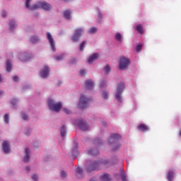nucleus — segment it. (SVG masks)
<instances>
[{
  "mask_svg": "<svg viewBox=\"0 0 181 181\" xmlns=\"http://www.w3.org/2000/svg\"><path fill=\"white\" fill-rule=\"evenodd\" d=\"M30 42H31V43H39V42H40V39L39 37L33 35L30 37Z\"/></svg>",
  "mask_w": 181,
  "mask_h": 181,
  "instance_id": "nucleus-18",
  "label": "nucleus"
},
{
  "mask_svg": "<svg viewBox=\"0 0 181 181\" xmlns=\"http://www.w3.org/2000/svg\"><path fill=\"white\" fill-rule=\"evenodd\" d=\"M4 95V90H1L0 91V97H1V95Z\"/></svg>",
  "mask_w": 181,
  "mask_h": 181,
  "instance_id": "nucleus-50",
  "label": "nucleus"
},
{
  "mask_svg": "<svg viewBox=\"0 0 181 181\" xmlns=\"http://www.w3.org/2000/svg\"><path fill=\"white\" fill-rule=\"evenodd\" d=\"M138 129H139V131H141L142 132H146V131H148V126H146V124H140L138 126Z\"/></svg>",
  "mask_w": 181,
  "mask_h": 181,
  "instance_id": "nucleus-17",
  "label": "nucleus"
},
{
  "mask_svg": "<svg viewBox=\"0 0 181 181\" xmlns=\"http://www.w3.org/2000/svg\"><path fill=\"white\" fill-rule=\"evenodd\" d=\"M168 180L172 181L173 180V171L170 170L168 174Z\"/></svg>",
  "mask_w": 181,
  "mask_h": 181,
  "instance_id": "nucleus-27",
  "label": "nucleus"
},
{
  "mask_svg": "<svg viewBox=\"0 0 181 181\" xmlns=\"http://www.w3.org/2000/svg\"><path fill=\"white\" fill-rule=\"evenodd\" d=\"M84 33V29L79 28H76L74 30V35L71 36V41L74 43L78 42L80 40V37H81V35Z\"/></svg>",
  "mask_w": 181,
  "mask_h": 181,
  "instance_id": "nucleus-4",
  "label": "nucleus"
},
{
  "mask_svg": "<svg viewBox=\"0 0 181 181\" xmlns=\"http://www.w3.org/2000/svg\"><path fill=\"white\" fill-rule=\"evenodd\" d=\"M89 33L92 34L97 33V28L92 27L89 30Z\"/></svg>",
  "mask_w": 181,
  "mask_h": 181,
  "instance_id": "nucleus-29",
  "label": "nucleus"
},
{
  "mask_svg": "<svg viewBox=\"0 0 181 181\" xmlns=\"http://www.w3.org/2000/svg\"><path fill=\"white\" fill-rule=\"evenodd\" d=\"M121 148V144H117L115 147H114L112 148V151H118V149Z\"/></svg>",
  "mask_w": 181,
  "mask_h": 181,
  "instance_id": "nucleus-36",
  "label": "nucleus"
},
{
  "mask_svg": "<svg viewBox=\"0 0 181 181\" xmlns=\"http://www.w3.org/2000/svg\"><path fill=\"white\" fill-rule=\"evenodd\" d=\"M32 179H33V180L37 181V179H39V177H37V175H33L32 176Z\"/></svg>",
  "mask_w": 181,
  "mask_h": 181,
  "instance_id": "nucleus-38",
  "label": "nucleus"
},
{
  "mask_svg": "<svg viewBox=\"0 0 181 181\" xmlns=\"http://www.w3.org/2000/svg\"><path fill=\"white\" fill-rule=\"evenodd\" d=\"M61 135L62 138H64L66 136V126L63 125L62 129H61Z\"/></svg>",
  "mask_w": 181,
  "mask_h": 181,
  "instance_id": "nucleus-25",
  "label": "nucleus"
},
{
  "mask_svg": "<svg viewBox=\"0 0 181 181\" xmlns=\"http://www.w3.org/2000/svg\"><path fill=\"white\" fill-rule=\"evenodd\" d=\"M124 88H125V86L122 83L119 84L117 86V89L115 93V97H116V100H117L119 103H122V99L121 95H122V93H124Z\"/></svg>",
  "mask_w": 181,
  "mask_h": 181,
  "instance_id": "nucleus-6",
  "label": "nucleus"
},
{
  "mask_svg": "<svg viewBox=\"0 0 181 181\" xmlns=\"http://www.w3.org/2000/svg\"><path fill=\"white\" fill-rule=\"evenodd\" d=\"M136 30L140 33V35L144 34V27H142V25H136Z\"/></svg>",
  "mask_w": 181,
  "mask_h": 181,
  "instance_id": "nucleus-23",
  "label": "nucleus"
},
{
  "mask_svg": "<svg viewBox=\"0 0 181 181\" xmlns=\"http://www.w3.org/2000/svg\"><path fill=\"white\" fill-rule=\"evenodd\" d=\"M30 153V149H29V148H26L25 156H24V158H23L24 162H29V159H30V157L29 156Z\"/></svg>",
  "mask_w": 181,
  "mask_h": 181,
  "instance_id": "nucleus-16",
  "label": "nucleus"
},
{
  "mask_svg": "<svg viewBox=\"0 0 181 181\" xmlns=\"http://www.w3.org/2000/svg\"><path fill=\"white\" fill-rule=\"evenodd\" d=\"M22 118L23 119H24L25 121H27L28 119H29V116H28V115L23 113L22 114Z\"/></svg>",
  "mask_w": 181,
  "mask_h": 181,
  "instance_id": "nucleus-31",
  "label": "nucleus"
},
{
  "mask_svg": "<svg viewBox=\"0 0 181 181\" xmlns=\"http://www.w3.org/2000/svg\"><path fill=\"white\" fill-rule=\"evenodd\" d=\"M13 81H18L19 80V77L15 76H13Z\"/></svg>",
  "mask_w": 181,
  "mask_h": 181,
  "instance_id": "nucleus-44",
  "label": "nucleus"
},
{
  "mask_svg": "<svg viewBox=\"0 0 181 181\" xmlns=\"http://www.w3.org/2000/svg\"><path fill=\"white\" fill-rule=\"evenodd\" d=\"M107 124V123L106 122H103V125H106Z\"/></svg>",
  "mask_w": 181,
  "mask_h": 181,
  "instance_id": "nucleus-53",
  "label": "nucleus"
},
{
  "mask_svg": "<svg viewBox=\"0 0 181 181\" xmlns=\"http://www.w3.org/2000/svg\"><path fill=\"white\" fill-rule=\"evenodd\" d=\"M104 84H105V83H104V82H102V83H100V87H104Z\"/></svg>",
  "mask_w": 181,
  "mask_h": 181,
  "instance_id": "nucleus-51",
  "label": "nucleus"
},
{
  "mask_svg": "<svg viewBox=\"0 0 181 181\" xmlns=\"http://www.w3.org/2000/svg\"><path fill=\"white\" fill-rule=\"evenodd\" d=\"M88 101H90V99L86 98L84 95L81 96L78 103V107L81 108V110L87 108Z\"/></svg>",
  "mask_w": 181,
  "mask_h": 181,
  "instance_id": "nucleus-7",
  "label": "nucleus"
},
{
  "mask_svg": "<svg viewBox=\"0 0 181 181\" xmlns=\"http://www.w3.org/2000/svg\"><path fill=\"white\" fill-rule=\"evenodd\" d=\"M100 153V151L97 149H90L88 151L89 155H93V156H97Z\"/></svg>",
  "mask_w": 181,
  "mask_h": 181,
  "instance_id": "nucleus-21",
  "label": "nucleus"
},
{
  "mask_svg": "<svg viewBox=\"0 0 181 181\" xmlns=\"http://www.w3.org/2000/svg\"><path fill=\"white\" fill-rule=\"evenodd\" d=\"M50 73V69L49 66H45L43 69L40 71V74L42 78H47Z\"/></svg>",
  "mask_w": 181,
  "mask_h": 181,
  "instance_id": "nucleus-10",
  "label": "nucleus"
},
{
  "mask_svg": "<svg viewBox=\"0 0 181 181\" xmlns=\"http://www.w3.org/2000/svg\"><path fill=\"white\" fill-rule=\"evenodd\" d=\"M104 71H105V73H107L108 74V73H110V71H111V68L110 67V66L106 65V66L104 69Z\"/></svg>",
  "mask_w": 181,
  "mask_h": 181,
  "instance_id": "nucleus-30",
  "label": "nucleus"
},
{
  "mask_svg": "<svg viewBox=\"0 0 181 181\" xmlns=\"http://www.w3.org/2000/svg\"><path fill=\"white\" fill-rule=\"evenodd\" d=\"M85 45H87V41H83V42L81 43L80 46H85Z\"/></svg>",
  "mask_w": 181,
  "mask_h": 181,
  "instance_id": "nucleus-46",
  "label": "nucleus"
},
{
  "mask_svg": "<svg viewBox=\"0 0 181 181\" xmlns=\"http://www.w3.org/2000/svg\"><path fill=\"white\" fill-rule=\"evenodd\" d=\"M76 176L79 177V179H81L83 177V168L78 167L76 168Z\"/></svg>",
  "mask_w": 181,
  "mask_h": 181,
  "instance_id": "nucleus-20",
  "label": "nucleus"
},
{
  "mask_svg": "<svg viewBox=\"0 0 181 181\" xmlns=\"http://www.w3.org/2000/svg\"><path fill=\"white\" fill-rule=\"evenodd\" d=\"M64 112H65L66 114H70V110H69L67 108H64Z\"/></svg>",
  "mask_w": 181,
  "mask_h": 181,
  "instance_id": "nucleus-42",
  "label": "nucleus"
},
{
  "mask_svg": "<svg viewBox=\"0 0 181 181\" xmlns=\"http://www.w3.org/2000/svg\"><path fill=\"white\" fill-rule=\"evenodd\" d=\"M80 74L81 76H84V74H86V71H84V69H81Z\"/></svg>",
  "mask_w": 181,
  "mask_h": 181,
  "instance_id": "nucleus-40",
  "label": "nucleus"
},
{
  "mask_svg": "<svg viewBox=\"0 0 181 181\" xmlns=\"http://www.w3.org/2000/svg\"><path fill=\"white\" fill-rule=\"evenodd\" d=\"M90 181H95V180L91 179V180H90Z\"/></svg>",
  "mask_w": 181,
  "mask_h": 181,
  "instance_id": "nucleus-52",
  "label": "nucleus"
},
{
  "mask_svg": "<svg viewBox=\"0 0 181 181\" xmlns=\"http://www.w3.org/2000/svg\"><path fill=\"white\" fill-rule=\"evenodd\" d=\"M52 52H56V47L52 46Z\"/></svg>",
  "mask_w": 181,
  "mask_h": 181,
  "instance_id": "nucleus-47",
  "label": "nucleus"
},
{
  "mask_svg": "<svg viewBox=\"0 0 181 181\" xmlns=\"http://www.w3.org/2000/svg\"><path fill=\"white\" fill-rule=\"evenodd\" d=\"M100 180L101 181H110V175L108 173H105L102 175H100Z\"/></svg>",
  "mask_w": 181,
  "mask_h": 181,
  "instance_id": "nucleus-19",
  "label": "nucleus"
},
{
  "mask_svg": "<svg viewBox=\"0 0 181 181\" xmlns=\"http://www.w3.org/2000/svg\"><path fill=\"white\" fill-rule=\"evenodd\" d=\"M4 122L6 124H9V115L6 114L4 115Z\"/></svg>",
  "mask_w": 181,
  "mask_h": 181,
  "instance_id": "nucleus-28",
  "label": "nucleus"
},
{
  "mask_svg": "<svg viewBox=\"0 0 181 181\" xmlns=\"http://www.w3.org/2000/svg\"><path fill=\"white\" fill-rule=\"evenodd\" d=\"M3 150L5 153H9V152H11V145L9 144V142L4 141Z\"/></svg>",
  "mask_w": 181,
  "mask_h": 181,
  "instance_id": "nucleus-12",
  "label": "nucleus"
},
{
  "mask_svg": "<svg viewBox=\"0 0 181 181\" xmlns=\"http://www.w3.org/2000/svg\"><path fill=\"white\" fill-rule=\"evenodd\" d=\"M136 50L137 53H139L142 50V46H137Z\"/></svg>",
  "mask_w": 181,
  "mask_h": 181,
  "instance_id": "nucleus-37",
  "label": "nucleus"
},
{
  "mask_svg": "<svg viewBox=\"0 0 181 181\" xmlns=\"http://www.w3.org/2000/svg\"><path fill=\"white\" fill-rule=\"evenodd\" d=\"M80 50H81V52H83L84 50V46H81Z\"/></svg>",
  "mask_w": 181,
  "mask_h": 181,
  "instance_id": "nucleus-48",
  "label": "nucleus"
},
{
  "mask_svg": "<svg viewBox=\"0 0 181 181\" xmlns=\"http://www.w3.org/2000/svg\"><path fill=\"white\" fill-rule=\"evenodd\" d=\"M108 163H110L108 160L91 161L89 165L86 166V172L87 173H91L93 170H100L103 166H107Z\"/></svg>",
  "mask_w": 181,
  "mask_h": 181,
  "instance_id": "nucleus-1",
  "label": "nucleus"
},
{
  "mask_svg": "<svg viewBox=\"0 0 181 181\" xmlns=\"http://www.w3.org/2000/svg\"><path fill=\"white\" fill-rule=\"evenodd\" d=\"M102 95L103 98H108V93L105 91L103 92Z\"/></svg>",
  "mask_w": 181,
  "mask_h": 181,
  "instance_id": "nucleus-35",
  "label": "nucleus"
},
{
  "mask_svg": "<svg viewBox=\"0 0 181 181\" xmlns=\"http://www.w3.org/2000/svg\"><path fill=\"white\" fill-rule=\"evenodd\" d=\"M139 46H142V45H139Z\"/></svg>",
  "mask_w": 181,
  "mask_h": 181,
  "instance_id": "nucleus-55",
  "label": "nucleus"
},
{
  "mask_svg": "<svg viewBox=\"0 0 181 181\" xmlns=\"http://www.w3.org/2000/svg\"><path fill=\"white\" fill-rule=\"evenodd\" d=\"M30 1L31 0H27L25 4L26 8L30 9V11H36V9H45V11H50V9H52V6L46 1L37 2L30 7Z\"/></svg>",
  "mask_w": 181,
  "mask_h": 181,
  "instance_id": "nucleus-2",
  "label": "nucleus"
},
{
  "mask_svg": "<svg viewBox=\"0 0 181 181\" xmlns=\"http://www.w3.org/2000/svg\"><path fill=\"white\" fill-rule=\"evenodd\" d=\"M27 172H30V167H26Z\"/></svg>",
  "mask_w": 181,
  "mask_h": 181,
  "instance_id": "nucleus-49",
  "label": "nucleus"
},
{
  "mask_svg": "<svg viewBox=\"0 0 181 181\" xmlns=\"http://www.w3.org/2000/svg\"><path fill=\"white\" fill-rule=\"evenodd\" d=\"M121 139V136L118 134H112L109 139V144H117V141Z\"/></svg>",
  "mask_w": 181,
  "mask_h": 181,
  "instance_id": "nucleus-9",
  "label": "nucleus"
},
{
  "mask_svg": "<svg viewBox=\"0 0 181 181\" xmlns=\"http://www.w3.org/2000/svg\"><path fill=\"white\" fill-rule=\"evenodd\" d=\"M129 64H131L129 59L122 57L119 62V69H120V70H125V69L129 67Z\"/></svg>",
  "mask_w": 181,
  "mask_h": 181,
  "instance_id": "nucleus-5",
  "label": "nucleus"
},
{
  "mask_svg": "<svg viewBox=\"0 0 181 181\" xmlns=\"http://www.w3.org/2000/svg\"><path fill=\"white\" fill-rule=\"evenodd\" d=\"M78 127L81 129V131H88V124L87 122H84L83 120H78L76 122Z\"/></svg>",
  "mask_w": 181,
  "mask_h": 181,
  "instance_id": "nucleus-8",
  "label": "nucleus"
},
{
  "mask_svg": "<svg viewBox=\"0 0 181 181\" xmlns=\"http://www.w3.org/2000/svg\"><path fill=\"white\" fill-rule=\"evenodd\" d=\"M115 37L118 42H121L122 40V35L119 33H116Z\"/></svg>",
  "mask_w": 181,
  "mask_h": 181,
  "instance_id": "nucleus-26",
  "label": "nucleus"
},
{
  "mask_svg": "<svg viewBox=\"0 0 181 181\" xmlns=\"http://www.w3.org/2000/svg\"><path fill=\"white\" fill-rule=\"evenodd\" d=\"M54 59H56L58 62H60V60H63V55L54 57Z\"/></svg>",
  "mask_w": 181,
  "mask_h": 181,
  "instance_id": "nucleus-34",
  "label": "nucleus"
},
{
  "mask_svg": "<svg viewBox=\"0 0 181 181\" xmlns=\"http://www.w3.org/2000/svg\"><path fill=\"white\" fill-rule=\"evenodd\" d=\"M47 39L48 40L50 46H54V39H53L50 33H47Z\"/></svg>",
  "mask_w": 181,
  "mask_h": 181,
  "instance_id": "nucleus-13",
  "label": "nucleus"
},
{
  "mask_svg": "<svg viewBox=\"0 0 181 181\" xmlns=\"http://www.w3.org/2000/svg\"><path fill=\"white\" fill-rule=\"evenodd\" d=\"M47 105L52 111H55V112H59L60 110H62L63 105H62V103H54V100L52 99H48L47 100Z\"/></svg>",
  "mask_w": 181,
  "mask_h": 181,
  "instance_id": "nucleus-3",
  "label": "nucleus"
},
{
  "mask_svg": "<svg viewBox=\"0 0 181 181\" xmlns=\"http://www.w3.org/2000/svg\"><path fill=\"white\" fill-rule=\"evenodd\" d=\"M16 103H18V100L16 99H13L11 101L12 105H16Z\"/></svg>",
  "mask_w": 181,
  "mask_h": 181,
  "instance_id": "nucleus-39",
  "label": "nucleus"
},
{
  "mask_svg": "<svg viewBox=\"0 0 181 181\" xmlns=\"http://www.w3.org/2000/svg\"><path fill=\"white\" fill-rule=\"evenodd\" d=\"M97 59H98V54L95 53L89 57V59H88V62L89 63V64H92V63L95 60H97Z\"/></svg>",
  "mask_w": 181,
  "mask_h": 181,
  "instance_id": "nucleus-14",
  "label": "nucleus"
},
{
  "mask_svg": "<svg viewBox=\"0 0 181 181\" xmlns=\"http://www.w3.org/2000/svg\"><path fill=\"white\" fill-rule=\"evenodd\" d=\"M9 25H10V29L11 30H13V29H15V23L13 21H11Z\"/></svg>",
  "mask_w": 181,
  "mask_h": 181,
  "instance_id": "nucleus-32",
  "label": "nucleus"
},
{
  "mask_svg": "<svg viewBox=\"0 0 181 181\" xmlns=\"http://www.w3.org/2000/svg\"><path fill=\"white\" fill-rule=\"evenodd\" d=\"M62 177H67V173L64 170L61 171Z\"/></svg>",
  "mask_w": 181,
  "mask_h": 181,
  "instance_id": "nucleus-33",
  "label": "nucleus"
},
{
  "mask_svg": "<svg viewBox=\"0 0 181 181\" xmlns=\"http://www.w3.org/2000/svg\"><path fill=\"white\" fill-rule=\"evenodd\" d=\"M64 18L67 21H70L71 19V11L66 10L64 11Z\"/></svg>",
  "mask_w": 181,
  "mask_h": 181,
  "instance_id": "nucleus-15",
  "label": "nucleus"
},
{
  "mask_svg": "<svg viewBox=\"0 0 181 181\" xmlns=\"http://www.w3.org/2000/svg\"><path fill=\"white\" fill-rule=\"evenodd\" d=\"M2 16H3V18H6V11H2Z\"/></svg>",
  "mask_w": 181,
  "mask_h": 181,
  "instance_id": "nucleus-45",
  "label": "nucleus"
},
{
  "mask_svg": "<svg viewBox=\"0 0 181 181\" xmlns=\"http://www.w3.org/2000/svg\"><path fill=\"white\" fill-rule=\"evenodd\" d=\"M122 180V181H127V177L125 176V175L122 174L121 175Z\"/></svg>",
  "mask_w": 181,
  "mask_h": 181,
  "instance_id": "nucleus-41",
  "label": "nucleus"
},
{
  "mask_svg": "<svg viewBox=\"0 0 181 181\" xmlns=\"http://www.w3.org/2000/svg\"><path fill=\"white\" fill-rule=\"evenodd\" d=\"M64 1H69V0H64Z\"/></svg>",
  "mask_w": 181,
  "mask_h": 181,
  "instance_id": "nucleus-54",
  "label": "nucleus"
},
{
  "mask_svg": "<svg viewBox=\"0 0 181 181\" xmlns=\"http://www.w3.org/2000/svg\"><path fill=\"white\" fill-rule=\"evenodd\" d=\"M6 70L8 71H12V64H11V61L9 60L6 62Z\"/></svg>",
  "mask_w": 181,
  "mask_h": 181,
  "instance_id": "nucleus-24",
  "label": "nucleus"
},
{
  "mask_svg": "<svg viewBox=\"0 0 181 181\" xmlns=\"http://www.w3.org/2000/svg\"><path fill=\"white\" fill-rule=\"evenodd\" d=\"M98 18L99 21H101V19H103V13H101L100 12L98 13Z\"/></svg>",
  "mask_w": 181,
  "mask_h": 181,
  "instance_id": "nucleus-43",
  "label": "nucleus"
},
{
  "mask_svg": "<svg viewBox=\"0 0 181 181\" xmlns=\"http://www.w3.org/2000/svg\"><path fill=\"white\" fill-rule=\"evenodd\" d=\"M30 57H29V55H28V54L24 53L21 57H20V60H21V62H28V59H30Z\"/></svg>",
  "mask_w": 181,
  "mask_h": 181,
  "instance_id": "nucleus-22",
  "label": "nucleus"
},
{
  "mask_svg": "<svg viewBox=\"0 0 181 181\" xmlns=\"http://www.w3.org/2000/svg\"><path fill=\"white\" fill-rule=\"evenodd\" d=\"M85 88H87V90H93L94 89V83L93 82V80L88 79L85 82Z\"/></svg>",
  "mask_w": 181,
  "mask_h": 181,
  "instance_id": "nucleus-11",
  "label": "nucleus"
}]
</instances>
